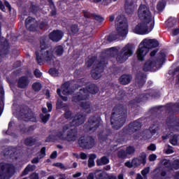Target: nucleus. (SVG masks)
Segmentation results:
<instances>
[{
    "label": "nucleus",
    "mask_w": 179,
    "mask_h": 179,
    "mask_svg": "<svg viewBox=\"0 0 179 179\" xmlns=\"http://www.w3.org/2000/svg\"><path fill=\"white\" fill-rule=\"evenodd\" d=\"M72 113L67 111L64 114V117L66 120H69V124H71L69 127V124H66L62 129V132H59L57 135V138L59 139H66L69 142L75 141L78 138V133L75 127L82 125L85 122L86 117L81 114L76 115L74 117H71Z\"/></svg>",
    "instance_id": "f257e3e1"
},
{
    "label": "nucleus",
    "mask_w": 179,
    "mask_h": 179,
    "mask_svg": "<svg viewBox=\"0 0 179 179\" xmlns=\"http://www.w3.org/2000/svg\"><path fill=\"white\" fill-rule=\"evenodd\" d=\"M138 16L141 20L133 29L136 34H149L155 27V17L145 5H141L138 10Z\"/></svg>",
    "instance_id": "f03ea898"
},
{
    "label": "nucleus",
    "mask_w": 179,
    "mask_h": 179,
    "mask_svg": "<svg viewBox=\"0 0 179 179\" xmlns=\"http://www.w3.org/2000/svg\"><path fill=\"white\" fill-rule=\"evenodd\" d=\"M97 92H99V88H97L96 85H90L88 90H85V88L80 89V92L73 96V101L78 103L85 113H92V111H93V107L87 101L89 93L96 94Z\"/></svg>",
    "instance_id": "7ed1b4c3"
},
{
    "label": "nucleus",
    "mask_w": 179,
    "mask_h": 179,
    "mask_svg": "<svg viewBox=\"0 0 179 179\" xmlns=\"http://www.w3.org/2000/svg\"><path fill=\"white\" fill-rule=\"evenodd\" d=\"M47 43H48V38L47 36H43L41 38V50L39 53H36V61L41 65L43 62L54 64V59H55L52 50L47 48Z\"/></svg>",
    "instance_id": "20e7f679"
},
{
    "label": "nucleus",
    "mask_w": 179,
    "mask_h": 179,
    "mask_svg": "<svg viewBox=\"0 0 179 179\" xmlns=\"http://www.w3.org/2000/svg\"><path fill=\"white\" fill-rule=\"evenodd\" d=\"M138 129H141V123L136 121L129 125L127 132H129V134H134V135H136V138H141V136H142V139H143V141H148V139H150L153 135L159 132V127L157 126L151 127H150V129H145L142 133H141V134L136 135L138 134L137 131Z\"/></svg>",
    "instance_id": "39448f33"
},
{
    "label": "nucleus",
    "mask_w": 179,
    "mask_h": 179,
    "mask_svg": "<svg viewBox=\"0 0 179 179\" xmlns=\"http://www.w3.org/2000/svg\"><path fill=\"white\" fill-rule=\"evenodd\" d=\"M156 47H159V41L157 40L150 39L149 38L143 40L136 51L138 59L143 61L149 50H152V48H156Z\"/></svg>",
    "instance_id": "423d86ee"
},
{
    "label": "nucleus",
    "mask_w": 179,
    "mask_h": 179,
    "mask_svg": "<svg viewBox=\"0 0 179 179\" xmlns=\"http://www.w3.org/2000/svg\"><path fill=\"white\" fill-rule=\"evenodd\" d=\"M178 170L179 169V159H176L173 161L171 164V162L167 159L162 160L159 164V167L155 169L152 172V176L156 178H159L160 177H166V171L165 170Z\"/></svg>",
    "instance_id": "0eeeda50"
},
{
    "label": "nucleus",
    "mask_w": 179,
    "mask_h": 179,
    "mask_svg": "<svg viewBox=\"0 0 179 179\" xmlns=\"http://www.w3.org/2000/svg\"><path fill=\"white\" fill-rule=\"evenodd\" d=\"M164 58H166V54L164 53H160L159 59L150 58L144 64L143 67V71L145 72L149 71L155 72V71L160 69L162 65H163V62H164Z\"/></svg>",
    "instance_id": "6e6552de"
},
{
    "label": "nucleus",
    "mask_w": 179,
    "mask_h": 179,
    "mask_svg": "<svg viewBox=\"0 0 179 179\" xmlns=\"http://www.w3.org/2000/svg\"><path fill=\"white\" fill-rule=\"evenodd\" d=\"M115 26L117 36L125 37L128 34V24L125 17L118 16L115 20Z\"/></svg>",
    "instance_id": "1a4fd4ad"
},
{
    "label": "nucleus",
    "mask_w": 179,
    "mask_h": 179,
    "mask_svg": "<svg viewBox=\"0 0 179 179\" xmlns=\"http://www.w3.org/2000/svg\"><path fill=\"white\" fill-rule=\"evenodd\" d=\"M134 54V47L132 45L128 43L120 51V54L117 55L116 59L120 64L125 62L129 57H132Z\"/></svg>",
    "instance_id": "9d476101"
},
{
    "label": "nucleus",
    "mask_w": 179,
    "mask_h": 179,
    "mask_svg": "<svg viewBox=\"0 0 179 179\" xmlns=\"http://www.w3.org/2000/svg\"><path fill=\"white\" fill-rule=\"evenodd\" d=\"M127 118V114L123 113L122 115H116L115 113H113L110 122L114 129H120L124 124H125V120Z\"/></svg>",
    "instance_id": "9b49d317"
},
{
    "label": "nucleus",
    "mask_w": 179,
    "mask_h": 179,
    "mask_svg": "<svg viewBox=\"0 0 179 179\" xmlns=\"http://www.w3.org/2000/svg\"><path fill=\"white\" fill-rule=\"evenodd\" d=\"M15 173V167L8 164H0V179H9Z\"/></svg>",
    "instance_id": "f8f14e48"
},
{
    "label": "nucleus",
    "mask_w": 179,
    "mask_h": 179,
    "mask_svg": "<svg viewBox=\"0 0 179 179\" xmlns=\"http://www.w3.org/2000/svg\"><path fill=\"white\" fill-rule=\"evenodd\" d=\"M79 145L84 149H92L94 146V139L92 137H89L85 139V137H81L78 141Z\"/></svg>",
    "instance_id": "ddd939ff"
},
{
    "label": "nucleus",
    "mask_w": 179,
    "mask_h": 179,
    "mask_svg": "<svg viewBox=\"0 0 179 179\" xmlns=\"http://www.w3.org/2000/svg\"><path fill=\"white\" fill-rule=\"evenodd\" d=\"M134 169L139 167L141 164H145L146 163V154L142 152L139 157L133 159L132 160Z\"/></svg>",
    "instance_id": "4468645a"
},
{
    "label": "nucleus",
    "mask_w": 179,
    "mask_h": 179,
    "mask_svg": "<svg viewBox=\"0 0 179 179\" xmlns=\"http://www.w3.org/2000/svg\"><path fill=\"white\" fill-rule=\"evenodd\" d=\"M100 126V118L96 117H92L90 118L87 122V127L90 131H95L96 128H99Z\"/></svg>",
    "instance_id": "2eb2a0df"
},
{
    "label": "nucleus",
    "mask_w": 179,
    "mask_h": 179,
    "mask_svg": "<svg viewBox=\"0 0 179 179\" xmlns=\"http://www.w3.org/2000/svg\"><path fill=\"white\" fill-rule=\"evenodd\" d=\"M64 37V32L59 30H55L49 34V38L55 43H58L60 40H62Z\"/></svg>",
    "instance_id": "dca6fc26"
},
{
    "label": "nucleus",
    "mask_w": 179,
    "mask_h": 179,
    "mask_svg": "<svg viewBox=\"0 0 179 179\" xmlns=\"http://www.w3.org/2000/svg\"><path fill=\"white\" fill-rule=\"evenodd\" d=\"M25 26L28 30H30V31H35L36 28L37 27V21L34 18L29 17L26 19Z\"/></svg>",
    "instance_id": "f3484780"
},
{
    "label": "nucleus",
    "mask_w": 179,
    "mask_h": 179,
    "mask_svg": "<svg viewBox=\"0 0 179 179\" xmlns=\"http://www.w3.org/2000/svg\"><path fill=\"white\" fill-rule=\"evenodd\" d=\"M104 68V64L103 63H99L95 69L92 71V77L93 79L97 80L101 78V72Z\"/></svg>",
    "instance_id": "a211bd4d"
},
{
    "label": "nucleus",
    "mask_w": 179,
    "mask_h": 179,
    "mask_svg": "<svg viewBox=\"0 0 179 179\" xmlns=\"http://www.w3.org/2000/svg\"><path fill=\"white\" fill-rule=\"evenodd\" d=\"M124 8L126 10V13L128 15H131V13H134L135 9H136V6L135 5V2L134 0H126Z\"/></svg>",
    "instance_id": "6ab92c4d"
},
{
    "label": "nucleus",
    "mask_w": 179,
    "mask_h": 179,
    "mask_svg": "<svg viewBox=\"0 0 179 179\" xmlns=\"http://www.w3.org/2000/svg\"><path fill=\"white\" fill-rule=\"evenodd\" d=\"M29 85V79L27 77H22L18 80V87L21 89H24Z\"/></svg>",
    "instance_id": "aec40b11"
},
{
    "label": "nucleus",
    "mask_w": 179,
    "mask_h": 179,
    "mask_svg": "<svg viewBox=\"0 0 179 179\" xmlns=\"http://www.w3.org/2000/svg\"><path fill=\"white\" fill-rule=\"evenodd\" d=\"M132 78L129 75H123L120 78V82L122 85H128Z\"/></svg>",
    "instance_id": "412c9836"
},
{
    "label": "nucleus",
    "mask_w": 179,
    "mask_h": 179,
    "mask_svg": "<svg viewBox=\"0 0 179 179\" xmlns=\"http://www.w3.org/2000/svg\"><path fill=\"white\" fill-rule=\"evenodd\" d=\"M53 52L57 57H61L64 54V47L62 45L56 46L53 50Z\"/></svg>",
    "instance_id": "4be33fe9"
},
{
    "label": "nucleus",
    "mask_w": 179,
    "mask_h": 179,
    "mask_svg": "<svg viewBox=\"0 0 179 179\" xmlns=\"http://www.w3.org/2000/svg\"><path fill=\"white\" fill-rule=\"evenodd\" d=\"M62 92L64 96H68V94H71V92H69V82L65 83L62 86Z\"/></svg>",
    "instance_id": "5701e85b"
},
{
    "label": "nucleus",
    "mask_w": 179,
    "mask_h": 179,
    "mask_svg": "<svg viewBox=\"0 0 179 179\" xmlns=\"http://www.w3.org/2000/svg\"><path fill=\"white\" fill-rule=\"evenodd\" d=\"M110 159L107 157H102L101 159L96 160V164L98 166H103L104 164H108Z\"/></svg>",
    "instance_id": "b1692460"
},
{
    "label": "nucleus",
    "mask_w": 179,
    "mask_h": 179,
    "mask_svg": "<svg viewBox=\"0 0 179 179\" xmlns=\"http://www.w3.org/2000/svg\"><path fill=\"white\" fill-rule=\"evenodd\" d=\"M118 51L119 50L117 48H110L106 50V53L108 54V55H111L112 57H114V55L118 54Z\"/></svg>",
    "instance_id": "393cba45"
},
{
    "label": "nucleus",
    "mask_w": 179,
    "mask_h": 179,
    "mask_svg": "<svg viewBox=\"0 0 179 179\" xmlns=\"http://www.w3.org/2000/svg\"><path fill=\"white\" fill-rule=\"evenodd\" d=\"M95 176L97 179H104L106 178V172L101 170H96L95 171Z\"/></svg>",
    "instance_id": "a878e982"
},
{
    "label": "nucleus",
    "mask_w": 179,
    "mask_h": 179,
    "mask_svg": "<svg viewBox=\"0 0 179 179\" xmlns=\"http://www.w3.org/2000/svg\"><path fill=\"white\" fill-rule=\"evenodd\" d=\"M169 142L173 146L178 145V135L175 134L170 138Z\"/></svg>",
    "instance_id": "bb28decb"
},
{
    "label": "nucleus",
    "mask_w": 179,
    "mask_h": 179,
    "mask_svg": "<svg viewBox=\"0 0 179 179\" xmlns=\"http://www.w3.org/2000/svg\"><path fill=\"white\" fill-rule=\"evenodd\" d=\"M96 156L94 154L90 155V157L88 159V166L93 167L94 166V159H96Z\"/></svg>",
    "instance_id": "cd10ccee"
},
{
    "label": "nucleus",
    "mask_w": 179,
    "mask_h": 179,
    "mask_svg": "<svg viewBox=\"0 0 179 179\" xmlns=\"http://www.w3.org/2000/svg\"><path fill=\"white\" fill-rule=\"evenodd\" d=\"M34 170H36L34 165H28L23 171L22 176H27V174H29V171H33Z\"/></svg>",
    "instance_id": "c85d7f7f"
},
{
    "label": "nucleus",
    "mask_w": 179,
    "mask_h": 179,
    "mask_svg": "<svg viewBox=\"0 0 179 179\" xmlns=\"http://www.w3.org/2000/svg\"><path fill=\"white\" fill-rule=\"evenodd\" d=\"M24 120L26 121H31L32 122H35V121H36V117L32 113H29L28 115H25Z\"/></svg>",
    "instance_id": "c756f323"
},
{
    "label": "nucleus",
    "mask_w": 179,
    "mask_h": 179,
    "mask_svg": "<svg viewBox=\"0 0 179 179\" xmlns=\"http://www.w3.org/2000/svg\"><path fill=\"white\" fill-rule=\"evenodd\" d=\"M126 155L128 156V155H134L135 153V147L134 146H129L126 148Z\"/></svg>",
    "instance_id": "7c9ffc66"
},
{
    "label": "nucleus",
    "mask_w": 179,
    "mask_h": 179,
    "mask_svg": "<svg viewBox=\"0 0 179 179\" xmlns=\"http://www.w3.org/2000/svg\"><path fill=\"white\" fill-rule=\"evenodd\" d=\"M5 155H10L11 157H13L15 155H16V149L9 148L8 150H6V153Z\"/></svg>",
    "instance_id": "2f4dec72"
},
{
    "label": "nucleus",
    "mask_w": 179,
    "mask_h": 179,
    "mask_svg": "<svg viewBox=\"0 0 179 179\" xmlns=\"http://www.w3.org/2000/svg\"><path fill=\"white\" fill-rule=\"evenodd\" d=\"M32 87L35 92H39V90H41V83H35L33 84Z\"/></svg>",
    "instance_id": "473e14b6"
},
{
    "label": "nucleus",
    "mask_w": 179,
    "mask_h": 179,
    "mask_svg": "<svg viewBox=\"0 0 179 179\" xmlns=\"http://www.w3.org/2000/svg\"><path fill=\"white\" fill-rule=\"evenodd\" d=\"M150 171V167H146L144 169L141 171V174L143 177H147L148 178V174H149Z\"/></svg>",
    "instance_id": "72a5a7b5"
},
{
    "label": "nucleus",
    "mask_w": 179,
    "mask_h": 179,
    "mask_svg": "<svg viewBox=\"0 0 179 179\" xmlns=\"http://www.w3.org/2000/svg\"><path fill=\"white\" fill-rule=\"evenodd\" d=\"M24 143L27 146H31L34 144V139L31 138H28L24 141Z\"/></svg>",
    "instance_id": "f704fd0d"
},
{
    "label": "nucleus",
    "mask_w": 179,
    "mask_h": 179,
    "mask_svg": "<svg viewBox=\"0 0 179 179\" xmlns=\"http://www.w3.org/2000/svg\"><path fill=\"white\" fill-rule=\"evenodd\" d=\"M117 156L119 157H120V159H125V157H127V152H125V150H120L119 152H118V154H117Z\"/></svg>",
    "instance_id": "c9c22d12"
},
{
    "label": "nucleus",
    "mask_w": 179,
    "mask_h": 179,
    "mask_svg": "<svg viewBox=\"0 0 179 179\" xmlns=\"http://www.w3.org/2000/svg\"><path fill=\"white\" fill-rule=\"evenodd\" d=\"M41 118L43 122L45 124L47 121L50 120V114H46V115H41Z\"/></svg>",
    "instance_id": "e433bc0d"
},
{
    "label": "nucleus",
    "mask_w": 179,
    "mask_h": 179,
    "mask_svg": "<svg viewBox=\"0 0 179 179\" xmlns=\"http://www.w3.org/2000/svg\"><path fill=\"white\" fill-rule=\"evenodd\" d=\"M169 129L179 131V122H177V124H176V122H172L171 127H169Z\"/></svg>",
    "instance_id": "4c0bfd02"
},
{
    "label": "nucleus",
    "mask_w": 179,
    "mask_h": 179,
    "mask_svg": "<svg viewBox=\"0 0 179 179\" xmlns=\"http://www.w3.org/2000/svg\"><path fill=\"white\" fill-rule=\"evenodd\" d=\"M157 9L159 11L163 10L164 9V2L159 1L157 5Z\"/></svg>",
    "instance_id": "58836bf2"
},
{
    "label": "nucleus",
    "mask_w": 179,
    "mask_h": 179,
    "mask_svg": "<svg viewBox=\"0 0 179 179\" xmlns=\"http://www.w3.org/2000/svg\"><path fill=\"white\" fill-rule=\"evenodd\" d=\"M93 62H94V58L90 57V58L87 59V60H86L87 66H88V67L92 66V65H93Z\"/></svg>",
    "instance_id": "ea45409f"
},
{
    "label": "nucleus",
    "mask_w": 179,
    "mask_h": 179,
    "mask_svg": "<svg viewBox=\"0 0 179 179\" xmlns=\"http://www.w3.org/2000/svg\"><path fill=\"white\" fill-rule=\"evenodd\" d=\"M137 79L140 80L139 83H142L143 85V83H145V82H146L145 79H146V76H137Z\"/></svg>",
    "instance_id": "a19ab883"
},
{
    "label": "nucleus",
    "mask_w": 179,
    "mask_h": 179,
    "mask_svg": "<svg viewBox=\"0 0 179 179\" xmlns=\"http://www.w3.org/2000/svg\"><path fill=\"white\" fill-rule=\"evenodd\" d=\"M166 155H171V153H174V150H173V147L169 146V148L166 150Z\"/></svg>",
    "instance_id": "79ce46f5"
},
{
    "label": "nucleus",
    "mask_w": 179,
    "mask_h": 179,
    "mask_svg": "<svg viewBox=\"0 0 179 179\" xmlns=\"http://www.w3.org/2000/svg\"><path fill=\"white\" fill-rule=\"evenodd\" d=\"M57 94L61 97V99L64 100V101H66V100H68V98L66 96H62V95H61V90L57 89Z\"/></svg>",
    "instance_id": "37998d69"
},
{
    "label": "nucleus",
    "mask_w": 179,
    "mask_h": 179,
    "mask_svg": "<svg viewBox=\"0 0 179 179\" xmlns=\"http://www.w3.org/2000/svg\"><path fill=\"white\" fill-rule=\"evenodd\" d=\"M124 166H126V167H128L129 169H132V167H134V164L132 161L131 162H126L124 164Z\"/></svg>",
    "instance_id": "c03bdc74"
},
{
    "label": "nucleus",
    "mask_w": 179,
    "mask_h": 179,
    "mask_svg": "<svg viewBox=\"0 0 179 179\" xmlns=\"http://www.w3.org/2000/svg\"><path fill=\"white\" fill-rule=\"evenodd\" d=\"M157 159V156L155 154H152L149 156L150 162H155Z\"/></svg>",
    "instance_id": "a18cd8bd"
},
{
    "label": "nucleus",
    "mask_w": 179,
    "mask_h": 179,
    "mask_svg": "<svg viewBox=\"0 0 179 179\" xmlns=\"http://www.w3.org/2000/svg\"><path fill=\"white\" fill-rule=\"evenodd\" d=\"M45 156V148H42L41 150V155L39 156V159H42V157H44Z\"/></svg>",
    "instance_id": "49530a36"
},
{
    "label": "nucleus",
    "mask_w": 179,
    "mask_h": 179,
    "mask_svg": "<svg viewBox=\"0 0 179 179\" xmlns=\"http://www.w3.org/2000/svg\"><path fill=\"white\" fill-rule=\"evenodd\" d=\"M40 29H42L43 30H44V29H47V27H48V24H47V22H42L40 24Z\"/></svg>",
    "instance_id": "de8ad7c7"
},
{
    "label": "nucleus",
    "mask_w": 179,
    "mask_h": 179,
    "mask_svg": "<svg viewBox=\"0 0 179 179\" xmlns=\"http://www.w3.org/2000/svg\"><path fill=\"white\" fill-rule=\"evenodd\" d=\"M34 75L36 78H41V72H40V70L36 69L34 71Z\"/></svg>",
    "instance_id": "09e8293b"
},
{
    "label": "nucleus",
    "mask_w": 179,
    "mask_h": 179,
    "mask_svg": "<svg viewBox=\"0 0 179 179\" xmlns=\"http://www.w3.org/2000/svg\"><path fill=\"white\" fill-rule=\"evenodd\" d=\"M148 150H152L155 151L156 150V145L155 144H151L148 147Z\"/></svg>",
    "instance_id": "8fccbe9b"
},
{
    "label": "nucleus",
    "mask_w": 179,
    "mask_h": 179,
    "mask_svg": "<svg viewBox=\"0 0 179 179\" xmlns=\"http://www.w3.org/2000/svg\"><path fill=\"white\" fill-rule=\"evenodd\" d=\"M136 179H148V178L145 176H143L141 173H137L136 176Z\"/></svg>",
    "instance_id": "3c124183"
},
{
    "label": "nucleus",
    "mask_w": 179,
    "mask_h": 179,
    "mask_svg": "<svg viewBox=\"0 0 179 179\" xmlns=\"http://www.w3.org/2000/svg\"><path fill=\"white\" fill-rule=\"evenodd\" d=\"M49 73H50V75H52V76H57V71L55 69H50L49 71Z\"/></svg>",
    "instance_id": "603ef678"
},
{
    "label": "nucleus",
    "mask_w": 179,
    "mask_h": 179,
    "mask_svg": "<svg viewBox=\"0 0 179 179\" xmlns=\"http://www.w3.org/2000/svg\"><path fill=\"white\" fill-rule=\"evenodd\" d=\"M80 156V159H82V160H86V159H87V155H86L84 152H81Z\"/></svg>",
    "instance_id": "864d4df0"
},
{
    "label": "nucleus",
    "mask_w": 179,
    "mask_h": 179,
    "mask_svg": "<svg viewBox=\"0 0 179 179\" xmlns=\"http://www.w3.org/2000/svg\"><path fill=\"white\" fill-rule=\"evenodd\" d=\"M78 26L77 25H74L72 28H71V31H73V33H78Z\"/></svg>",
    "instance_id": "5fc2aeb1"
},
{
    "label": "nucleus",
    "mask_w": 179,
    "mask_h": 179,
    "mask_svg": "<svg viewBox=\"0 0 179 179\" xmlns=\"http://www.w3.org/2000/svg\"><path fill=\"white\" fill-rule=\"evenodd\" d=\"M47 107L48 108V111L50 112L52 110V104L50 102L47 103Z\"/></svg>",
    "instance_id": "6e6d98bb"
},
{
    "label": "nucleus",
    "mask_w": 179,
    "mask_h": 179,
    "mask_svg": "<svg viewBox=\"0 0 179 179\" xmlns=\"http://www.w3.org/2000/svg\"><path fill=\"white\" fill-rule=\"evenodd\" d=\"M177 34H179V29H175L173 30L172 35L173 36H177Z\"/></svg>",
    "instance_id": "4d7b16f0"
},
{
    "label": "nucleus",
    "mask_w": 179,
    "mask_h": 179,
    "mask_svg": "<svg viewBox=\"0 0 179 179\" xmlns=\"http://www.w3.org/2000/svg\"><path fill=\"white\" fill-rule=\"evenodd\" d=\"M82 176V173L78 172L73 175V178H78V177H80Z\"/></svg>",
    "instance_id": "13d9d810"
},
{
    "label": "nucleus",
    "mask_w": 179,
    "mask_h": 179,
    "mask_svg": "<svg viewBox=\"0 0 179 179\" xmlns=\"http://www.w3.org/2000/svg\"><path fill=\"white\" fill-rule=\"evenodd\" d=\"M57 151H55L50 155V159H55L57 157Z\"/></svg>",
    "instance_id": "bf43d9fd"
},
{
    "label": "nucleus",
    "mask_w": 179,
    "mask_h": 179,
    "mask_svg": "<svg viewBox=\"0 0 179 179\" xmlns=\"http://www.w3.org/2000/svg\"><path fill=\"white\" fill-rule=\"evenodd\" d=\"M56 167H60V169H64V164L61 163H56L54 164Z\"/></svg>",
    "instance_id": "052dcab7"
},
{
    "label": "nucleus",
    "mask_w": 179,
    "mask_h": 179,
    "mask_svg": "<svg viewBox=\"0 0 179 179\" xmlns=\"http://www.w3.org/2000/svg\"><path fill=\"white\" fill-rule=\"evenodd\" d=\"M40 159H41L40 157L34 158V159H32L31 162L34 164L38 163Z\"/></svg>",
    "instance_id": "680f3d73"
},
{
    "label": "nucleus",
    "mask_w": 179,
    "mask_h": 179,
    "mask_svg": "<svg viewBox=\"0 0 179 179\" xmlns=\"http://www.w3.org/2000/svg\"><path fill=\"white\" fill-rule=\"evenodd\" d=\"M0 9L3 12H5V6L2 3V1H0Z\"/></svg>",
    "instance_id": "e2e57ef3"
},
{
    "label": "nucleus",
    "mask_w": 179,
    "mask_h": 179,
    "mask_svg": "<svg viewBox=\"0 0 179 179\" xmlns=\"http://www.w3.org/2000/svg\"><path fill=\"white\" fill-rule=\"evenodd\" d=\"M87 179H94V174H93V173H90L88 175V176H87Z\"/></svg>",
    "instance_id": "0e129e2a"
},
{
    "label": "nucleus",
    "mask_w": 179,
    "mask_h": 179,
    "mask_svg": "<svg viewBox=\"0 0 179 179\" xmlns=\"http://www.w3.org/2000/svg\"><path fill=\"white\" fill-rule=\"evenodd\" d=\"M95 19H96V20H99V22H103V20H104V18H103V17H100V16H99V15H96V16L95 17Z\"/></svg>",
    "instance_id": "69168bd1"
},
{
    "label": "nucleus",
    "mask_w": 179,
    "mask_h": 179,
    "mask_svg": "<svg viewBox=\"0 0 179 179\" xmlns=\"http://www.w3.org/2000/svg\"><path fill=\"white\" fill-rule=\"evenodd\" d=\"M157 51H158L157 49L154 50L152 52H150V56L155 57V55H156V53L157 52Z\"/></svg>",
    "instance_id": "338daca9"
},
{
    "label": "nucleus",
    "mask_w": 179,
    "mask_h": 179,
    "mask_svg": "<svg viewBox=\"0 0 179 179\" xmlns=\"http://www.w3.org/2000/svg\"><path fill=\"white\" fill-rule=\"evenodd\" d=\"M108 179H117V176L114 175H110Z\"/></svg>",
    "instance_id": "774afa93"
}]
</instances>
